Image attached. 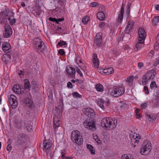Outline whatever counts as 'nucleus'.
I'll return each instance as SVG.
<instances>
[{"label":"nucleus","instance_id":"37","mask_svg":"<svg viewBox=\"0 0 159 159\" xmlns=\"http://www.w3.org/2000/svg\"><path fill=\"white\" fill-rule=\"evenodd\" d=\"M72 95L75 98H81L82 97L81 95H80L78 92H75L72 93Z\"/></svg>","mask_w":159,"mask_h":159},{"label":"nucleus","instance_id":"58","mask_svg":"<svg viewBox=\"0 0 159 159\" xmlns=\"http://www.w3.org/2000/svg\"><path fill=\"white\" fill-rule=\"evenodd\" d=\"M64 18L63 17L61 18H59L58 19H57V24H59V22H61L62 21L64 20Z\"/></svg>","mask_w":159,"mask_h":159},{"label":"nucleus","instance_id":"55","mask_svg":"<svg viewBox=\"0 0 159 159\" xmlns=\"http://www.w3.org/2000/svg\"><path fill=\"white\" fill-rule=\"evenodd\" d=\"M154 53L153 51H151V52L149 53L148 54L149 56L152 57Z\"/></svg>","mask_w":159,"mask_h":159},{"label":"nucleus","instance_id":"54","mask_svg":"<svg viewBox=\"0 0 159 159\" xmlns=\"http://www.w3.org/2000/svg\"><path fill=\"white\" fill-rule=\"evenodd\" d=\"M154 95L156 97H159V90L154 93Z\"/></svg>","mask_w":159,"mask_h":159},{"label":"nucleus","instance_id":"36","mask_svg":"<svg viewBox=\"0 0 159 159\" xmlns=\"http://www.w3.org/2000/svg\"><path fill=\"white\" fill-rule=\"evenodd\" d=\"M89 20V17H84L82 20V21L84 24H85L87 23Z\"/></svg>","mask_w":159,"mask_h":159},{"label":"nucleus","instance_id":"25","mask_svg":"<svg viewBox=\"0 0 159 159\" xmlns=\"http://www.w3.org/2000/svg\"><path fill=\"white\" fill-rule=\"evenodd\" d=\"M97 16L98 19L100 20H103L105 18V16L102 11L98 12Z\"/></svg>","mask_w":159,"mask_h":159},{"label":"nucleus","instance_id":"31","mask_svg":"<svg viewBox=\"0 0 159 159\" xmlns=\"http://www.w3.org/2000/svg\"><path fill=\"white\" fill-rule=\"evenodd\" d=\"M104 100L102 99H100V100L98 101V105L102 109L105 108L104 105Z\"/></svg>","mask_w":159,"mask_h":159},{"label":"nucleus","instance_id":"26","mask_svg":"<svg viewBox=\"0 0 159 159\" xmlns=\"http://www.w3.org/2000/svg\"><path fill=\"white\" fill-rule=\"evenodd\" d=\"M139 42H138L135 45L136 49H135L136 51H138L139 48H142V45L144 43V40L142 39H138Z\"/></svg>","mask_w":159,"mask_h":159},{"label":"nucleus","instance_id":"9","mask_svg":"<svg viewBox=\"0 0 159 159\" xmlns=\"http://www.w3.org/2000/svg\"><path fill=\"white\" fill-rule=\"evenodd\" d=\"M83 124L85 127L89 129L94 130L96 129V125L95 123L89 119L85 120Z\"/></svg>","mask_w":159,"mask_h":159},{"label":"nucleus","instance_id":"38","mask_svg":"<svg viewBox=\"0 0 159 159\" xmlns=\"http://www.w3.org/2000/svg\"><path fill=\"white\" fill-rule=\"evenodd\" d=\"M131 5V4L130 3H128L127 5V9L126 11V14L128 15L130 11V7Z\"/></svg>","mask_w":159,"mask_h":159},{"label":"nucleus","instance_id":"62","mask_svg":"<svg viewBox=\"0 0 159 159\" xmlns=\"http://www.w3.org/2000/svg\"><path fill=\"white\" fill-rule=\"evenodd\" d=\"M20 5L23 7H24L25 6V4L23 2H21L20 4Z\"/></svg>","mask_w":159,"mask_h":159},{"label":"nucleus","instance_id":"33","mask_svg":"<svg viewBox=\"0 0 159 159\" xmlns=\"http://www.w3.org/2000/svg\"><path fill=\"white\" fill-rule=\"evenodd\" d=\"M157 87V85L156 82L155 81H152L150 85V88L152 90H154Z\"/></svg>","mask_w":159,"mask_h":159},{"label":"nucleus","instance_id":"21","mask_svg":"<svg viewBox=\"0 0 159 159\" xmlns=\"http://www.w3.org/2000/svg\"><path fill=\"white\" fill-rule=\"evenodd\" d=\"M138 135V136H137V134H136V135H131L130 136L131 142H134L135 144L136 143H138L139 142V139H140V136L139 134Z\"/></svg>","mask_w":159,"mask_h":159},{"label":"nucleus","instance_id":"7","mask_svg":"<svg viewBox=\"0 0 159 159\" xmlns=\"http://www.w3.org/2000/svg\"><path fill=\"white\" fill-rule=\"evenodd\" d=\"M125 92L124 86H119L114 88L111 92V95L115 97H119L122 95Z\"/></svg>","mask_w":159,"mask_h":159},{"label":"nucleus","instance_id":"57","mask_svg":"<svg viewBox=\"0 0 159 159\" xmlns=\"http://www.w3.org/2000/svg\"><path fill=\"white\" fill-rule=\"evenodd\" d=\"M7 149L8 151H11V146L9 145H8L7 147Z\"/></svg>","mask_w":159,"mask_h":159},{"label":"nucleus","instance_id":"18","mask_svg":"<svg viewBox=\"0 0 159 159\" xmlns=\"http://www.w3.org/2000/svg\"><path fill=\"white\" fill-rule=\"evenodd\" d=\"M138 34L139 36L138 39H142V40L144 41L145 39L146 36V34L144 30L142 28H139L138 30Z\"/></svg>","mask_w":159,"mask_h":159},{"label":"nucleus","instance_id":"44","mask_svg":"<svg viewBox=\"0 0 159 159\" xmlns=\"http://www.w3.org/2000/svg\"><path fill=\"white\" fill-rule=\"evenodd\" d=\"M58 53L61 55L64 56L65 55V52L63 49H60L58 51Z\"/></svg>","mask_w":159,"mask_h":159},{"label":"nucleus","instance_id":"40","mask_svg":"<svg viewBox=\"0 0 159 159\" xmlns=\"http://www.w3.org/2000/svg\"><path fill=\"white\" fill-rule=\"evenodd\" d=\"M134 80L133 77L130 76L127 78L126 82H128V83H129L132 82Z\"/></svg>","mask_w":159,"mask_h":159},{"label":"nucleus","instance_id":"45","mask_svg":"<svg viewBox=\"0 0 159 159\" xmlns=\"http://www.w3.org/2000/svg\"><path fill=\"white\" fill-rule=\"evenodd\" d=\"M98 5L99 4L98 3L94 2H93L91 3L90 6L92 7H95L96 6H98Z\"/></svg>","mask_w":159,"mask_h":159},{"label":"nucleus","instance_id":"19","mask_svg":"<svg viewBox=\"0 0 159 159\" xmlns=\"http://www.w3.org/2000/svg\"><path fill=\"white\" fill-rule=\"evenodd\" d=\"M66 72L68 75L72 76V78L75 77V68L72 67H69L66 68Z\"/></svg>","mask_w":159,"mask_h":159},{"label":"nucleus","instance_id":"5","mask_svg":"<svg viewBox=\"0 0 159 159\" xmlns=\"http://www.w3.org/2000/svg\"><path fill=\"white\" fill-rule=\"evenodd\" d=\"M151 148V144L150 142H144L142 146L140 153L143 155H147L150 152Z\"/></svg>","mask_w":159,"mask_h":159},{"label":"nucleus","instance_id":"22","mask_svg":"<svg viewBox=\"0 0 159 159\" xmlns=\"http://www.w3.org/2000/svg\"><path fill=\"white\" fill-rule=\"evenodd\" d=\"M93 62L94 66L96 68L98 67L99 65V60L98 58L96 53H94L93 55Z\"/></svg>","mask_w":159,"mask_h":159},{"label":"nucleus","instance_id":"13","mask_svg":"<svg viewBox=\"0 0 159 159\" xmlns=\"http://www.w3.org/2000/svg\"><path fill=\"white\" fill-rule=\"evenodd\" d=\"M44 151L46 152H48L47 150H50V148L52 146V143L50 140H46L44 141L43 143Z\"/></svg>","mask_w":159,"mask_h":159},{"label":"nucleus","instance_id":"32","mask_svg":"<svg viewBox=\"0 0 159 159\" xmlns=\"http://www.w3.org/2000/svg\"><path fill=\"white\" fill-rule=\"evenodd\" d=\"M79 62L78 63L79 66L82 70L84 72H85L86 70L85 68L83 66V64L82 63L81 61V60H79Z\"/></svg>","mask_w":159,"mask_h":159},{"label":"nucleus","instance_id":"8","mask_svg":"<svg viewBox=\"0 0 159 159\" xmlns=\"http://www.w3.org/2000/svg\"><path fill=\"white\" fill-rule=\"evenodd\" d=\"M134 24V23L133 21L128 22V25L125 30L126 34H124L123 37V40L127 41L129 39L130 35L128 34V33L129 30H131L133 28Z\"/></svg>","mask_w":159,"mask_h":159},{"label":"nucleus","instance_id":"16","mask_svg":"<svg viewBox=\"0 0 159 159\" xmlns=\"http://www.w3.org/2000/svg\"><path fill=\"white\" fill-rule=\"evenodd\" d=\"M8 13L7 12H3L1 13V19L2 21L4 22H7V19L10 20L11 19V17L8 15Z\"/></svg>","mask_w":159,"mask_h":159},{"label":"nucleus","instance_id":"39","mask_svg":"<svg viewBox=\"0 0 159 159\" xmlns=\"http://www.w3.org/2000/svg\"><path fill=\"white\" fill-rule=\"evenodd\" d=\"M67 43L65 41H60V42H59L57 45L60 46H62L66 45H67Z\"/></svg>","mask_w":159,"mask_h":159},{"label":"nucleus","instance_id":"24","mask_svg":"<svg viewBox=\"0 0 159 159\" xmlns=\"http://www.w3.org/2000/svg\"><path fill=\"white\" fill-rule=\"evenodd\" d=\"M60 119L57 116H55L53 118V122L55 127H59L60 124ZM56 129V128H55Z\"/></svg>","mask_w":159,"mask_h":159},{"label":"nucleus","instance_id":"14","mask_svg":"<svg viewBox=\"0 0 159 159\" xmlns=\"http://www.w3.org/2000/svg\"><path fill=\"white\" fill-rule=\"evenodd\" d=\"M2 49L6 53H9L11 51L10 44L7 42H4L2 44Z\"/></svg>","mask_w":159,"mask_h":159},{"label":"nucleus","instance_id":"52","mask_svg":"<svg viewBox=\"0 0 159 159\" xmlns=\"http://www.w3.org/2000/svg\"><path fill=\"white\" fill-rule=\"evenodd\" d=\"M9 21L10 24L11 25L14 24L15 22V20L14 19H11L10 20H8Z\"/></svg>","mask_w":159,"mask_h":159},{"label":"nucleus","instance_id":"28","mask_svg":"<svg viewBox=\"0 0 159 159\" xmlns=\"http://www.w3.org/2000/svg\"><path fill=\"white\" fill-rule=\"evenodd\" d=\"M87 148L90 152L91 154L94 155L95 154V151L94 148L91 145L87 144Z\"/></svg>","mask_w":159,"mask_h":159},{"label":"nucleus","instance_id":"41","mask_svg":"<svg viewBox=\"0 0 159 159\" xmlns=\"http://www.w3.org/2000/svg\"><path fill=\"white\" fill-rule=\"evenodd\" d=\"M76 71L77 73L80 75V77H82L83 76L81 71L79 68L77 67L76 68Z\"/></svg>","mask_w":159,"mask_h":159},{"label":"nucleus","instance_id":"43","mask_svg":"<svg viewBox=\"0 0 159 159\" xmlns=\"http://www.w3.org/2000/svg\"><path fill=\"white\" fill-rule=\"evenodd\" d=\"M114 70L112 68L110 67L108 68V74H110L113 73Z\"/></svg>","mask_w":159,"mask_h":159},{"label":"nucleus","instance_id":"12","mask_svg":"<svg viewBox=\"0 0 159 159\" xmlns=\"http://www.w3.org/2000/svg\"><path fill=\"white\" fill-rule=\"evenodd\" d=\"M102 37L100 33H97L95 37L94 41V45L99 47L102 44Z\"/></svg>","mask_w":159,"mask_h":159},{"label":"nucleus","instance_id":"48","mask_svg":"<svg viewBox=\"0 0 159 159\" xmlns=\"http://www.w3.org/2000/svg\"><path fill=\"white\" fill-rule=\"evenodd\" d=\"M48 20L49 21H52L53 22H56L57 21V19L55 18H52L50 17L49 18Z\"/></svg>","mask_w":159,"mask_h":159},{"label":"nucleus","instance_id":"42","mask_svg":"<svg viewBox=\"0 0 159 159\" xmlns=\"http://www.w3.org/2000/svg\"><path fill=\"white\" fill-rule=\"evenodd\" d=\"M147 119L150 121H152L154 119L150 115L147 114L146 116Z\"/></svg>","mask_w":159,"mask_h":159},{"label":"nucleus","instance_id":"63","mask_svg":"<svg viewBox=\"0 0 159 159\" xmlns=\"http://www.w3.org/2000/svg\"><path fill=\"white\" fill-rule=\"evenodd\" d=\"M65 153H63L62 154V156H61V158L62 159H64L66 157H65Z\"/></svg>","mask_w":159,"mask_h":159},{"label":"nucleus","instance_id":"3","mask_svg":"<svg viewBox=\"0 0 159 159\" xmlns=\"http://www.w3.org/2000/svg\"><path fill=\"white\" fill-rule=\"evenodd\" d=\"M71 138L72 140L78 145H81L83 143L82 136L80 132L78 130L72 131L71 133Z\"/></svg>","mask_w":159,"mask_h":159},{"label":"nucleus","instance_id":"60","mask_svg":"<svg viewBox=\"0 0 159 159\" xmlns=\"http://www.w3.org/2000/svg\"><path fill=\"white\" fill-rule=\"evenodd\" d=\"M18 74L19 75H21L23 74V71L21 70H20Z\"/></svg>","mask_w":159,"mask_h":159},{"label":"nucleus","instance_id":"64","mask_svg":"<svg viewBox=\"0 0 159 159\" xmlns=\"http://www.w3.org/2000/svg\"><path fill=\"white\" fill-rule=\"evenodd\" d=\"M156 8L157 10L159 11V5H157L156 6Z\"/></svg>","mask_w":159,"mask_h":159},{"label":"nucleus","instance_id":"23","mask_svg":"<svg viewBox=\"0 0 159 159\" xmlns=\"http://www.w3.org/2000/svg\"><path fill=\"white\" fill-rule=\"evenodd\" d=\"M14 125L16 129H21L23 126V122L21 120L16 121Z\"/></svg>","mask_w":159,"mask_h":159},{"label":"nucleus","instance_id":"20","mask_svg":"<svg viewBox=\"0 0 159 159\" xmlns=\"http://www.w3.org/2000/svg\"><path fill=\"white\" fill-rule=\"evenodd\" d=\"M125 6L123 4H122L121 10L119 12L118 18L117 20L119 23H120L123 18V16L124 12Z\"/></svg>","mask_w":159,"mask_h":159},{"label":"nucleus","instance_id":"59","mask_svg":"<svg viewBox=\"0 0 159 159\" xmlns=\"http://www.w3.org/2000/svg\"><path fill=\"white\" fill-rule=\"evenodd\" d=\"M103 72L104 73L108 74V68L104 69L103 70Z\"/></svg>","mask_w":159,"mask_h":159},{"label":"nucleus","instance_id":"51","mask_svg":"<svg viewBox=\"0 0 159 159\" xmlns=\"http://www.w3.org/2000/svg\"><path fill=\"white\" fill-rule=\"evenodd\" d=\"M148 105V102H145V103L141 104V107L142 108H145L147 107Z\"/></svg>","mask_w":159,"mask_h":159},{"label":"nucleus","instance_id":"53","mask_svg":"<svg viewBox=\"0 0 159 159\" xmlns=\"http://www.w3.org/2000/svg\"><path fill=\"white\" fill-rule=\"evenodd\" d=\"M143 66V64L142 62H139L138 63V67L139 68H141V67Z\"/></svg>","mask_w":159,"mask_h":159},{"label":"nucleus","instance_id":"46","mask_svg":"<svg viewBox=\"0 0 159 159\" xmlns=\"http://www.w3.org/2000/svg\"><path fill=\"white\" fill-rule=\"evenodd\" d=\"M67 87L68 88L72 89L73 88V85L71 82H68L67 83Z\"/></svg>","mask_w":159,"mask_h":159},{"label":"nucleus","instance_id":"34","mask_svg":"<svg viewBox=\"0 0 159 159\" xmlns=\"http://www.w3.org/2000/svg\"><path fill=\"white\" fill-rule=\"evenodd\" d=\"M152 21L154 25H156L157 23L159 22V16H155L153 19Z\"/></svg>","mask_w":159,"mask_h":159},{"label":"nucleus","instance_id":"49","mask_svg":"<svg viewBox=\"0 0 159 159\" xmlns=\"http://www.w3.org/2000/svg\"><path fill=\"white\" fill-rule=\"evenodd\" d=\"M105 26V23L104 22H101L99 24V26L101 28H103Z\"/></svg>","mask_w":159,"mask_h":159},{"label":"nucleus","instance_id":"10","mask_svg":"<svg viewBox=\"0 0 159 159\" xmlns=\"http://www.w3.org/2000/svg\"><path fill=\"white\" fill-rule=\"evenodd\" d=\"M8 101L11 107L13 109H15L18 106L17 98L14 95H11L8 99Z\"/></svg>","mask_w":159,"mask_h":159},{"label":"nucleus","instance_id":"47","mask_svg":"<svg viewBox=\"0 0 159 159\" xmlns=\"http://www.w3.org/2000/svg\"><path fill=\"white\" fill-rule=\"evenodd\" d=\"M144 88L145 91V93L146 94H148L149 93V91L148 87L147 86H144Z\"/></svg>","mask_w":159,"mask_h":159},{"label":"nucleus","instance_id":"17","mask_svg":"<svg viewBox=\"0 0 159 159\" xmlns=\"http://www.w3.org/2000/svg\"><path fill=\"white\" fill-rule=\"evenodd\" d=\"M84 111V114L89 117H93L95 115L94 110L90 108H87Z\"/></svg>","mask_w":159,"mask_h":159},{"label":"nucleus","instance_id":"1","mask_svg":"<svg viewBox=\"0 0 159 159\" xmlns=\"http://www.w3.org/2000/svg\"><path fill=\"white\" fill-rule=\"evenodd\" d=\"M117 124V120L116 119L105 117L101 121V126L105 129H110L111 127H115Z\"/></svg>","mask_w":159,"mask_h":159},{"label":"nucleus","instance_id":"6","mask_svg":"<svg viewBox=\"0 0 159 159\" xmlns=\"http://www.w3.org/2000/svg\"><path fill=\"white\" fill-rule=\"evenodd\" d=\"M18 140L16 141V145L19 147L23 148L24 149L26 148L25 145V135L24 134H20L17 136Z\"/></svg>","mask_w":159,"mask_h":159},{"label":"nucleus","instance_id":"27","mask_svg":"<svg viewBox=\"0 0 159 159\" xmlns=\"http://www.w3.org/2000/svg\"><path fill=\"white\" fill-rule=\"evenodd\" d=\"M24 83L25 88L30 90L31 88V85L28 80L26 79L24 80Z\"/></svg>","mask_w":159,"mask_h":159},{"label":"nucleus","instance_id":"4","mask_svg":"<svg viewBox=\"0 0 159 159\" xmlns=\"http://www.w3.org/2000/svg\"><path fill=\"white\" fill-rule=\"evenodd\" d=\"M34 47L37 51L43 52L46 49V47L43 42L39 38H34L33 39Z\"/></svg>","mask_w":159,"mask_h":159},{"label":"nucleus","instance_id":"56","mask_svg":"<svg viewBox=\"0 0 159 159\" xmlns=\"http://www.w3.org/2000/svg\"><path fill=\"white\" fill-rule=\"evenodd\" d=\"M30 100L29 99H26L24 101V102L26 104H28L30 103Z\"/></svg>","mask_w":159,"mask_h":159},{"label":"nucleus","instance_id":"2","mask_svg":"<svg viewBox=\"0 0 159 159\" xmlns=\"http://www.w3.org/2000/svg\"><path fill=\"white\" fill-rule=\"evenodd\" d=\"M156 74V72L154 69L150 70L145 72L142 77L143 84L146 85L148 81L153 80Z\"/></svg>","mask_w":159,"mask_h":159},{"label":"nucleus","instance_id":"61","mask_svg":"<svg viewBox=\"0 0 159 159\" xmlns=\"http://www.w3.org/2000/svg\"><path fill=\"white\" fill-rule=\"evenodd\" d=\"M141 117V115L140 114H136V117L137 118H139Z\"/></svg>","mask_w":159,"mask_h":159},{"label":"nucleus","instance_id":"15","mask_svg":"<svg viewBox=\"0 0 159 159\" xmlns=\"http://www.w3.org/2000/svg\"><path fill=\"white\" fill-rule=\"evenodd\" d=\"M21 85L15 84L13 87L12 90L16 93L20 94L23 92V89L21 88Z\"/></svg>","mask_w":159,"mask_h":159},{"label":"nucleus","instance_id":"29","mask_svg":"<svg viewBox=\"0 0 159 159\" xmlns=\"http://www.w3.org/2000/svg\"><path fill=\"white\" fill-rule=\"evenodd\" d=\"M96 89L97 91L100 92H102L103 91L102 85L99 84H98L96 85Z\"/></svg>","mask_w":159,"mask_h":159},{"label":"nucleus","instance_id":"50","mask_svg":"<svg viewBox=\"0 0 159 159\" xmlns=\"http://www.w3.org/2000/svg\"><path fill=\"white\" fill-rule=\"evenodd\" d=\"M158 65H159V57L156 59L154 63V66H157Z\"/></svg>","mask_w":159,"mask_h":159},{"label":"nucleus","instance_id":"30","mask_svg":"<svg viewBox=\"0 0 159 159\" xmlns=\"http://www.w3.org/2000/svg\"><path fill=\"white\" fill-rule=\"evenodd\" d=\"M124 50L125 53L129 54L132 51V49L130 48L128 46H126L124 48Z\"/></svg>","mask_w":159,"mask_h":159},{"label":"nucleus","instance_id":"11","mask_svg":"<svg viewBox=\"0 0 159 159\" xmlns=\"http://www.w3.org/2000/svg\"><path fill=\"white\" fill-rule=\"evenodd\" d=\"M4 28L5 32L3 34L4 37L5 38L10 37L12 34V31L11 26L8 24H6Z\"/></svg>","mask_w":159,"mask_h":159},{"label":"nucleus","instance_id":"35","mask_svg":"<svg viewBox=\"0 0 159 159\" xmlns=\"http://www.w3.org/2000/svg\"><path fill=\"white\" fill-rule=\"evenodd\" d=\"M120 105L121 108H127L128 107L127 105L126 104L125 102L124 101L120 102Z\"/></svg>","mask_w":159,"mask_h":159}]
</instances>
